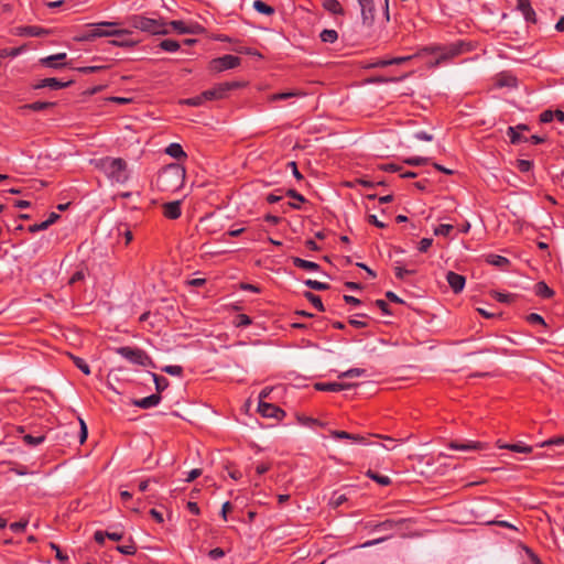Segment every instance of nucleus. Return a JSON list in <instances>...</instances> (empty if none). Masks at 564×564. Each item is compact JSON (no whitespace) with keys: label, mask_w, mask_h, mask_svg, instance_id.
<instances>
[{"label":"nucleus","mask_w":564,"mask_h":564,"mask_svg":"<svg viewBox=\"0 0 564 564\" xmlns=\"http://www.w3.org/2000/svg\"><path fill=\"white\" fill-rule=\"evenodd\" d=\"M475 48V43L467 40H459L446 45L430 46L420 50L413 55L399 56L392 58H377L373 63V67H387L390 65H400L411 61L414 57H429L426 64L430 66H438L446 64L454 58L471 52Z\"/></svg>","instance_id":"obj_1"},{"label":"nucleus","mask_w":564,"mask_h":564,"mask_svg":"<svg viewBox=\"0 0 564 564\" xmlns=\"http://www.w3.org/2000/svg\"><path fill=\"white\" fill-rule=\"evenodd\" d=\"M95 165L111 183L123 184L129 178L128 165L123 159L106 156L97 160Z\"/></svg>","instance_id":"obj_2"},{"label":"nucleus","mask_w":564,"mask_h":564,"mask_svg":"<svg viewBox=\"0 0 564 564\" xmlns=\"http://www.w3.org/2000/svg\"><path fill=\"white\" fill-rule=\"evenodd\" d=\"M121 23L115 21H104L99 23H91L87 26L89 28L82 36H79L78 41H93L97 37H108V36H123L129 35L130 31L126 29H117Z\"/></svg>","instance_id":"obj_3"},{"label":"nucleus","mask_w":564,"mask_h":564,"mask_svg":"<svg viewBox=\"0 0 564 564\" xmlns=\"http://www.w3.org/2000/svg\"><path fill=\"white\" fill-rule=\"evenodd\" d=\"M130 24L134 29L152 34H166L169 32L167 26L176 30V21H171L169 24H166L160 20L150 19L143 15L131 17Z\"/></svg>","instance_id":"obj_4"},{"label":"nucleus","mask_w":564,"mask_h":564,"mask_svg":"<svg viewBox=\"0 0 564 564\" xmlns=\"http://www.w3.org/2000/svg\"><path fill=\"white\" fill-rule=\"evenodd\" d=\"M361 11L362 23L371 26L375 21L376 7L378 4L384 7V14L389 20L388 0H358Z\"/></svg>","instance_id":"obj_5"},{"label":"nucleus","mask_w":564,"mask_h":564,"mask_svg":"<svg viewBox=\"0 0 564 564\" xmlns=\"http://www.w3.org/2000/svg\"><path fill=\"white\" fill-rule=\"evenodd\" d=\"M240 64H241L240 57L227 54V55H224L220 57L213 58L209 62L208 69L212 73L218 74V73H221V72H225L228 69L237 68L238 66H240Z\"/></svg>","instance_id":"obj_6"},{"label":"nucleus","mask_w":564,"mask_h":564,"mask_svg":"<svg viewBox=\"0 0 564 564\" xmlns=\"http://www.w3.org/2000/svg\"><path fill=\"white\" fill-rule=\"evenodd\" d=\"M117 352L134 365L147 367L151 362L149 356L140 348L124 346L119 347Z\"/></svg>","instance_id":"obj_7"},{"label":"nucleus","mask_w":564,"mask_h":564,"mask_svg":"<svg viewBox=\"0 0 564 564\" xmlns=\"http://www.w3.org/2000/svg\"><path fill=\"white\" fill-rule=\"evenodd\" d=\"M241 84L239 82H226L214 86L210 89L203 91V97L208 100L223 99L228 96V93L232 89L239 88Z\"/></svg>","instance_id":"obj_8"},{"label":"nucleus","mask_w":564,"mask_h":564,"mask_svg":"<svg viewBox=\"0 0 564 564\" xmlns=\"http://www.w3.org/2000/svg\"><path fill=\"white\" fill-rule=\"evenodd\" d=\"M174 164H169L159 172L155 185L160 191L170 189V185H172L174 178Z\"/></svg>","instance_id":"obj_9"},{"label":"nucleus","mask_w":564,"mask_h":564,"mask_svg":"<svg viewBox=\"0 0 564 564\" xmlns=\"http://www.w3.org/2000/svg\"><path fill=\"white\" fill-rule=\"evenodd\" d=\"M66 53H57L54 55L40 58L39 63L44 67L58 69L66 66Z\"/></svg>","instance_id":"obj_10"},{"label":"nucleus","mask_w":564,"mask_h":564,"mask_svg":"<svg viewBox=\"0 0 564 564\" xmlns=\"http://www.w3.org/2000/svg\"><path fill=\"white\" fill-rule=\"evenodd\" d=\"M72 84L70 80L68 82H62L57 78L51 77V78H44L39 80L33 85L34 89H42V88H51L53 90H58L62 88H66Z\"/></svg>","instance_id":"obj_11"},{"label":"nucleus","mask_w":564,"mask_h":564,"mask_svg":"<svg viewBox=\"0 0 564 564\" xmlns=\"http://www.w3.org/2000/svg\"><path fill=\"white\" fill-rule=\"evenodd\" d=\"M446 281L451 286L452 291L456 294L462 292L466 284L465 276L453 271H448L446 273Z\"/></svg>","instance_id":"obj_12"},{"label":"nucleus","mask_w":564,"mask_h":564,"mask_svg":"<svg viewBox=\"0 0 564 564\" xmlns=\"http://www.w3.org/2000/svg\"><path fill=\"white\" fill-rule=\"evenodd\" d=\"M448 447L454 451H478L484 448V445L479 442L475 441H466V442H459V441H452L448 444Z\"/></svg>","instance_id":"obj_13"},{"label":"nucleus","mask_w":564,"mask_h":564,"mask_svg":"<svg viewBox=\"0 0 564 564\" xmlns=\"http://www.w3.org/2000/svg\"><path fill=\"white\" fill-rule=\"evenodd\" d=\"M351 384L343 383V382H318L315 384L316 390L318 391H329V392H339L346 389L351 388Z\"/></svg>","instance_id":"obj_14"},{"label":"nucleus","mask_w":564,"mask_h":564,"mask_svg":"<svg viewBox=\"0 0 564 564\" xmlns=\"http://www.w3.org/2000/svg\"><path fill=\"white\" fill-rule=\"evenodd\" d=\"M258 409H259V412L261 413V415L264 417L278 419L280 416V414H283V411L281 409H279L278 406H275L271 403L262 402V401L259 402Z\"/></svg>","instance_id":"obj_15"},{"label":"nucleus","mask_w":564,"mask_h":564,"mask_svg":"<svg viewBox=\"0 0 564 564\" xmlns=\"http://www.w3.org/2000/svg\"><path fill=\"white\" fill-rule=\"evenodd\" d=\"M330 435H332V437H334L336 440H349V441H351L354 443H359V444H364V445H368L369 444L365 436H361V435H358V434H350V433L345 432V431H333L330 433Z\"/></svg>","instance_id":"obj_16"},{"label":"nucleus","mask_w":564,"mask_h":564,"mask_svg":"<svg viewBox=\"0 0 564 564\" xmlns=\"http://www.w3.org/2000/svg\"><path fill=\"white\" fill-rule=\"evenodd\" d=\"M187 160V154L183 151L182 147L178 144V175H182V184L178 186V191L181 188L186 187L187 178L186 175V165L185 161Z\"/></svg>","instance_id":"obj_17"},{"label":"nucleus","mask_w":564,"mask_h":564,"mask_svg":"<svg viewBox=\"0 0 564 564\" xmlns=\"http://www.w3.org/2000/svg\"><path fill=\"white\" fill-rule=\"evenodd\" d=\"M518 9L522 12L524 19L528 22H534L535 21V12L531 7V3L529 0H518L517 1Z\"/></svg>","instance_id":"obj_18"},{"label":"nucleus","mask_w":564,"mask_h":564,"mask_svg":"<svg viewBox=\"0 0 564 564\" xmlns=\"http://www.w3.org/2000/svg\"><path fill=\"white\" fill-rule=\"evenodd\" d=\"M161 398L159 394H151L149 397L133 400V405L142 408V409H151L159 404Z\"/></svg>","instance_id":"obj_19"},{"label":"nucleus","mask_w":564,"mask_h":564,"mask_svg":"<svg viewBox=\"0 0 564 564\" xmlns=\"http://www.w3.org/2000/svg\"><path fill=\"white\" fill-rule=\"evenodd\" d=\"M293 264L296 268H300V269H303V270H306V271L315 272V271L319 270V264L318 263L313 262V261H308V260H304V259L299 258V257L293 258Z\"/></svg>","instance_id":"obj_20"},{"label":"nucleus","mask_w":564,"mask_h":564,"mask_svg":"<svg viewBox=\"0 0 564 564\" xmlns=\"http://www.w3.org/2000/svg\"><path fill=\"white\" fill-rule=\"evenodd\" d=\"M534 293L542 299H551L554 295V291L543 281L534 285Z\"/></svg>","instance_id":"obj_21"},{"label":"nucleus","mask_w":564,"mask_h":564,"mask_svg":"<svg viewBox=\"0 0 564 564\" xmlns=\"http://www.w3.org/2000/svg\"><path fill=\"white\" fill-rule=\"evenodd\" d=\"M323 8L335 15L344 14V9L338 0H324Z\"/></svg>","instance_id":"obj_22"},{"label":"nucleus","mask_w":564,"mask_h":564,"mask_svg":"<svg viewBox=\"0 0 564 564\" xmlns=\"http://www.w3.org/2000/svg\"><path fill=\"white\" fill-rule=\"evenodd\" d=\"M44 33H45V31L42 28L35 26V25H30V26L20 28L18 34L21 36H41Z\"/></svg>","instance_id":"obj_23"},{"label":"nucleus","mask_w":564,"mask_h":564,"mask_svg":"<svg viewBox=\"0 0 564 564\" xmlns=\"http://www.w3.org/2000/svg\"><path fill=\"white\" fill-rule=\"evenodd\" d=\"M487 262L494 267L505 269L510 263L509 259L499 254H489Z\"/></svg>","instance_id":"obj_24"},{"label":"nucleus","mask_w":564,"mask_h":564,"mask_svg":"<svg viewBox=\"0 0 564 564\" xmlns=\"http://www.w3.org/2000/svg\"><path fill=\"white\" fill-rule=\"evenodd\" d=\"M319 39L324 43H335L338 40V33L337 31L333 29H325L321 32Z\"/></svg>","instance_id":"obj_25"},{"label":"nucleus","mask_w":564,"mask_h":564,"mask_svg":"<svg viewBox=\"0 0 564 564\" xmlns=\"http://www.w3.org/2000/svg\"><path fill=\"white\" fill-rule=\"evenodd\" d=\"M502 448H508L512 452H517V453H523V454H529L532 452V447L522 443V442H519V443H514V444H507V445H503L501 446Z\"/></svg>","instance_id":"obj_26"},{"label":"nucleus","mask_w":564,"mask_h":564,"mask_svg":"<svg viewBox=\"0 0 564 564\" xmlns=\"http://www.w3.org/2000/svg\"><path fill=\"white\" fill-rule=\"evenodd\" d=\"M207 101L206 97H203V93L198 96L178 100V105H187L192 107H199Z\"/></svg>","instance_id":"obj_27"},{"label":"nucleus","mask_w":564,"mask_h":564,"mask_svg":"<svg viewBox=\"0 0 564 564\" xmlns=\"http://www.w3.org/2000/svg\"><path fill=\"white\" fill-rule=\"evenodd\" d=\"M518 129H527L525 126L519 124L517 127H509L507 134L510 138L511 143L517 144L522 141L521 134L518 132Z\"/></svg>","instance_id":"obj_28"},{"label":"nucleus","mask_w":564,"mask_h":564,"mask_svg":"<svg viewBox=\"0 0 564 564\" xmlns=\"http://www.w3.org/2000/svg\"><path fill=\"white\" fill-rule=\"evenodd\" d=\"M253 9L257 12L265 14V15H271L274 13V9L261 0H256L253 2Z\"/></svg>","instance_id":"obj_29"},{"label":"nucleus","mask_w":564,"mask_h":564,"mask_svg":"<svg viewBox=\"0 0 564 564\" xmlns=\"http://www.w3.org/2000/svg\"><path fill=\"white\" fill-rule=\"evenodd\" d=\"M304 296H305V297H306V300H307V301H310V302L313 304V306H314L315 308H317L319 312H324V311H325V307H324V304H323V302H322V299H321L318 295H316V294H314V293H312V292H305Z\"/></svg>","instance_id":"obj_30"},{"label":"nucleus","mask_w":564,"mask_h":564,"mask_svg":"<svg viewBox=\"0 0 564 564\" xmlns=\"http://www.w3.org/2000/svg\"><path fill=\"white\" fill-rule=\"evenodd\" d=\"M55 104L50 101H35L29 105H25L24 108L33 110V111H42L53 107Z\"/></svg>","instance_id":"obj_31"},{"label":"nucleus","mask_w":564,"mask_h":564,"mask_svg":"<svg viewBox=\"0 0 564 564\" xmlns=\"http://www.w3.org/2000/svg\"><path fill=\"white\" fill-rule=\"evenodd\" d=\"M23 441L26 445L29 446H37L40 445L41 443L44 442L45 440V436L44 434H40V435H36V436H33L31 434H25L23 435Z\"/></svg>","instance_id":"obj_32"},{"label":"nucleus","mask_w":564,"mask_h":564,"mask_svg":"<svg viewBox=\"0 0 564 564\" xmlns=\"http://www.w3.org/2000/svg\"><path fill=\"white\" fill-rule=\"evenodd\" d=\"M302 95L303 94H301L297 90L288 91V93H276V94H273L270 96V100L271 101L284 100V99H288L291 97H297V96H302Z\"/></svg>","instance_id":"obj_33"},{"label":"nucleus","mask_w":564,"mask_h":564,"mask_svg":"<svg viewBox=\"0 0 564 564\" xmlns=\"http://www.w3.org/2000/svg\"><path fill=\"white\" fill-rule=\"evenodd\" d=\"M366 370L362 368H351L347 371L341 372L338 377L339 378H357L365 376Z\"/></svg>","instance_id":"obj_34"},{"label":"nucleus","mask_w":564,"mask_h":564,"mask_svg":"<svg viewBox=\"0 0 564 564\" xmlns=\"http://www.w3.org/2000/svg\"><path fill=\"white\" fill-rule=\"evenodd\" d=\"M304 284L306 286H308L310 289H313V290H316V291H324V290L329 289V285L327 283L319 282V281H316V280H311V279L305 280Z\"/></svg>","instance_id":"obj_35"},{"label":"nucleus","mask_w":564,"mask_h":564,"mask_svg":"<svg viewBox=\"0 0 564 564\" xmlns=\"http://www.w3.org/2000/svg\"><path fill=\"white\" fill-rule=\"evenodd\" d=\"M454 226L449 224H441L434 229L436 236L447 237L453 231Z\"/></svg>","instance_id":"obj_36"},{"label":"nucleus","mask_w":564,"mask_h":564,"mask_svg":"<svg viewBox=\"0 0 564 564\" xmlns=\"http://www.w3.org/2000/svg\"><path fill=\"white\" fill-rule=\"evenodd\" d=\"M74 365L85 375H90L89 365L80 357H72Z\"/></svg>","instance_id":"obj_37"},{"label":"nucleus","mask_w":564,"mask_h":564,"mask_svg":"<svg viewBox=\"0 0 564 564\" xmlns=\"http://www.w3.org/2000/svg\"><path fill=\"white\" fill-rule=\"evenodd\" d=\"M164 216L170 219H176V200L164 205Z\"/></svg>","instance_id":"obj_38"},{"label":"nucleus","mask_w":564,"mask_h":564,"mask_svg":"<svg viewBox=\"0 0 564 564\" xmlns=\"http://www.w3.org/2000/svg\"><path fill=\"white\" fill-rule=\"evenodd\" d=\"M394 273H395V276L400 280H403L405 275L408 274H414L415 273V270L413 269H405L401 265H395L394 267Z\"/></svg>","instance_id":"obj_39"},{"label":"nucleus","mask_w":564,"mask_h":564,"mask_svg":"<svg viewBox=\"0 0 564 564\" xmlns=\"http://www.w3.org/2000/svg\"><path fill=\"white\" fill-rule=\"evenodd\" d=\"M516 165L517 169L522 173H528L533 167V163L529 160H518Z\"/></svg>","instance_id":"obj_40"},{"label":"nucleus","mask_w":564,"mask_h":564,"mask_svg":"<svg viewBox=\"0 0 564 564\" xmlns=\"http://www.w3.org/2000/svg\"><path fill=\"white\" fill-rule=\"evenodd\" d=\"M368 475L371 479L376 480L378 484H380L382 486H387L391 482V480L388 476L373 474L371 471H369Z\"/></svg>","instance_id":"obj_41"},{"label":"nucleus","mask_w":564,"mask_h":564,"mask_svg":"<svg viewBox=\"0 0 564 564\" xmlns=\"http://www.w3.org/2000/svg\"><path fill=\"white\" fill-rule=\"evenodd\" d=\"M23 51V47H14V48H4L1 51L0 53V56L1 57H6V56H11V57H15L18 56L19 54H21Z\"/></svg>","instance_id":"obj_42"},{"label":"nucleus","mask_w":564,"mask_h":564,"mask_svg":"<svg viewBox=\"0 0 564 564\" xmlns=\"http://www.w3.org/2000/svg\"><path fill=\"white\" fill-rule=\"evenodd\" d=\"M160 46L169 52H176V41L175 40H163L160 43Z\"/></svg>","instance_id":"obj_43"},{"label":"nucleus","mask_w":564,"mask_h":564,"mask_svg":"<svg viewBox=\"0 0 564 564\" xmlns=\"http://www.w3.org/2000/svg\"><path fill=\"white\" fill-rule=\"evenodd\" d=\"M527 319L530 324H539L545 326V321L540 314L531 313L528 315Z\"/></svg>","instance_id":"obj_44"},{"label":"nucleus","mask_w":564,"mask_h":564,"mask_svg":"<svg viewBox=\"0 0 564 564\" xmlns=\"http://www.w3.org/2000/svg\"><path fill=\"white\" fill-rule=\"evenodd\" d=\"M433 239L432 238H423L420 240L417 245V249L420 252H426L429 248L432 246Z\"/></svg>","instance_id":"obj_45"},{"label":"nucleus","mask_w":564,"mask_h":564,"mask_svg":"<svg viewBox=\"0 0 564 564\" xmlns=\"http://www.w3.org/2000/svg\"><path fill=\"white\" fill-rule=\"evenodd\" d=\"M117 550L124 555H133L137 552V547L133 544L119 545Z\"/></svg>","instance_id":"obj_46"},{"label":"nucleus","mask_w":564,"mask_h":564,"mask_svg":"<svg viewBox=\"0 0 564 564\" xmlns=\"http://www.w3.org/2000/svg\"><path fill=\"white\" fill-rule=\"evenodd\" d=\"M26 525H28V521H18V522L11 523L10 529L14 533H20L25 530Z\"/></svg>","instance_id":"obj_47"},{"label":"nucleus","mask_w":564,"mask_h":564,"mask_svg":"<svg viewBox=\"0 0 564 564\" xmlns=\"http://www.w3.org/2000/svg\"><path fill=\"white\" fill-rule=\"evenodd\" d=\"M126 35L121 36V40H113L111 41V44L115 46H132L135 44V42L131 39H126Z\"/></svg>","instance_id":"obj_48"},{"label":"nucleus","mask_w":564,"mask_h":564,"mask_svg":"<svg viewBox=\"0 0 564 564\" xmlns=\"http://www.w3.org/2000/svg\"><path fill=\"white\" fill-rule=\"evenodd\" d=\"M104 68H105V66H83V67H78L76 69H77V72H79L82 74H91V73H97Z\"/></svg>","instance_id":"obj_49"},{"label":"nucleus","mask_w":564,"mask_h":564,"mask_svg":"<svg viewBox=\"0 0 564 564\" xmlns=\"http://www.w3.org/2000/svg\"><path fill=\"white\" fill-rule=\"evenodd\" d=\"M554 120V110H544L540 115V121L543 123H549Z\"/></svg>","instance_id":"obj_50"},{"label":"nucleus","mask_w":564,"mask_h":564,"mask_svg":"<svg viewBox=\"0 0 564 564\" xmlns=\"http://www.w3.org/2000/svg\"><path fill=\"white\" fill-rule=\"evenodd\" d=\"M200 475H202V469L200 468H193V469H191L187 473L186 477L183 478V480L186 481V482H189V481L194 480L195 478H197Z\"/></svg>","instance_id":"obj_51"},{"label":"nucleus","mask_w":564,"mask_h":564,"mask_svg":"<svg viewBox=\"0 0 564 564\" xmlns=\"http://www.w3.org/2000/svg\"><path fill=\"white\" fill-rule=\"evenodd\" d=\"M224 555L225 551L220 547H215L208 552V556L214 561L221 558Z\"/></svg>","instance_id":"obj_52"},{"label":"nucleus","mask_w":564,"mask_h":564,"mask_svg":"<svg viewBox=\"0 0 564 564\" xmlns=\"http://www.w3.org/2000/svg\"><path fill=\"white\" fill-rule=\"evenodd\" d=\"M416 140L430 142L433 140V135L426 131H417L413 134Z\"/></svg>","instance_id":"obj_53"},{"label":"nucleus","mask_w":564,"mask_h":564,"mask_svg":"<svg viewBox=\"0 0 564 564\" xmlns=\"http://www.w3.org/2000/svg\"><path fill=\"white\" fill-rule=\"evenodd\" d=\"M550 445H556V446L564 445V436L550 438L541 444V446H550Z\"/></svg>","instance_id":"obj_54"},{"label":"nucleus","mask_w":564,"mask_h":564,"mask_svg":"<svg viewBox=\"0 0 564 564\" xmlns=\"http://www.w3.org/2000/svg\"><path fill=\"white\" fill-rule=\"evenodd\" d=\"M197 43V40L195 39H178V52H184L183 46H191L193 44Z\"/></svg>","instance_id":"obj_55"},{"label":"nucleus","mask_w":564,"mask_h":564,"mask_svg":"<svg viewBox=\"0 0 564 564\" xmlns=\"http://www.w3.org/2000/svg\"><path fill=\"white\" fill-rule=\"evenodd\" d=\"M346 501V496L343 494H334L332 497V503L335 507L341 506Z\"/></svg>","instance_id":"obj_56"},{"label":"nucleus","mask_w":564,"mask_h":564,"mask_svg":"<svg viewBox=\"0 0 564 564\" xmlns=\"http://www.w3.org/2000/svg\"><path fill=\"white\" fill-rule=\"evenodd\" d=\"M426 162H427V159L421 158V156L410 158V159L405 160V163L409 165H423Z\"/></svg>","instance_id":"obj_57"},{"label":"nucleus","mask_w":564,"mask_h":564,"mask_svg":"<svg viewBox=\"0 0 564 564\" xmlns=\"http://www.w3.org/2000/svg\"><path fill=\"white\" fill-rule=\"evenodd\" d=\"M47 228H48V225H47V223L44 220V221H42V223H40V224L31 225V226L29 227V231H30V232H37V231H41V230H45V229H47Z\"/></svg>","instance_id":"obj_58"},{"label":"nucleus","mask_w":564,"mask_h":564,"mask_svg":"<svg viewBox=\"0 0 564 564\" xmlns=\"http://www.w3.org/2000/svg\"><path fill=\"white\" fill-rule=\"evenodd\" d=\"M381 169L383 171H386V172H393V173L402 171V167L400 165L394 164V163L382 164Z\"/></svg>","instance_id":"obj_59"},{"label":"nucleus","mask_w":564,"mask_h":564,"mask_svg":"<svg viewBox=\"0 0 564 564\" xmlns=\"http://www.w3.org/2000/svg\"><path fill=\"white\" fill-rule=\"evenodd\" d=\"M79 423H80L79 442L83 444L87 438L88 432H87V425L84 422V420L79 419Z\"/></svg>","instance_id":"obj_60"},{"label":"nucleus","mask_w":564,"mask_h":564,"mask_svg":"<svg viewBox=\"0 0 564 564\" xmlns=\"http://www.w3.org/2000/svg\"><path fill=\"white\" fill-rule=\"evenodd\" d=\"M376 306L379 307L381 310V312L384 314V315H391L392 313L389 311V306L388 304L386 303V301L383 300H377L376 301Z\"/></svg>","instance_id":"obj_61"},{"label":"nucleus","mask_w":564,"mask_h":564,"mask_svg":"<svg viewBox=\"0 0 564 564\" xmlns=\"http://www.w3.org/2000/svg\"><path fill=\"white\" fill-rule=\"evenodd\" d=\"M393 527H394V522L392 520H386L381 523H378L375 527V530H388V529H392Z\"/></svg>","instance_id":"obj_62"},{"label":"nucleus","mask_w":564,"mask_h":564,"mask_svg":"<svg viewBox=\"0 0 564 564\" xmlns=\"http://www.w3.org/2000/svg\"><path fill=\"white\" fill-rule=\"evenodd\" d=\"M251 324V319L246 314L238 315V326L246 327Z\"/></svg>","instance_id":"obj_63"},{"label":"nucleus","mask_w":564,"mask_h":564,"mask_svg":"<svg viewBox=\"0 0 564 564\" xmlns=\"http://www.w3.org/2000/svg\"><path fill=\"white\" fill-rule=\"evenodd\" d=\"M286 195L292 197L293 199L297 200L299 203H303L305 200L304 196L294 189H289Z\"/></svg>","instance_id":"obj_64"}]
</instances>
